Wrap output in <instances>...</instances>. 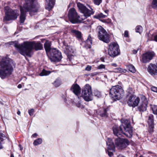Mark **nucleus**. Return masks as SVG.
Returning <instances> with one entry per match:
<instances>
[{
	"instance_id": "nucleus-1",
	"label": "nucleus",
	"mask_w": 157,
	"mask_h": 157,
	"mask_svg": "<svg viewBox=\"0 0 157 157\" xmlns=\"http://www.w3.org/2000/svg\"><path fill=\"white\" fill-rule=\"evenodd\" d=\"M10 44L13 45L21 55L29 57H31L33 54V49L37 51L43 48V45L39 42L25 41L20 44L16 41L10 42Z\"/></svg>"
},
{
	"instance_id": "nucleus-2",
	"label": "nucleus",
	"mask_w": 157,
	"mask_h": 157,
	"mask_svg": "<svg viewBox=\"0 0 157 157\" xmlns=\"http://www.w3.org/2000/svg\"><path fill=\"white\" fill-rule=\"evenodd\" d=\"M77 6L81 12L83 13L81 16V17L78 15L75 10L74 8L70 9L68 13V17L70 22L72 23H75L81 21L94 13L93 10H89L85 6L80 3L77 4Z\"/></svg>"
},
{
	"instance_id": "nucleus-3",
	"label": "nucleus",
	"mask_w": 157,
	"mask_h": 157,
	"mask_svg": "<svg viewBox=\"0 0 157 157\" xmlns=\"http://www.w3.org/2000/svg\"><path fill=\"white\" fill-rule=\"evenodd\" d=\"M36 0H26L23 7H20L21 12L20 21L21 23H24L26 16V13L29 11L31 16L36 12L40 7L39 5L36 2Z\"/></svg>"
},
{
	"instance_id": "nucleus-4",
	"label": "nucleus",
	"mask_w": 157,
	"mask_h": 157,
	"mask_svg": "<svg viewBox=\"0 0 157 157\" xmlns=\"http://www.w3.org/2000/svg\"><path fill=\"white\" fill-rule=\"evenodd\" d=\"M121 124L118 127L117 125H114L113 128V130L114 135L117 136H120L123 135L127 137L131 138L132 136V129L130 121L127 120L122 121Z\"/></svg>"
},
{
	"instance_id": "nucleus-5",
	"label": "nucleus",
	"mask_w": 157,
	"mask_h": 157,
	"mask_svg": "<svg viewBox=\"0 0 157 157\" xmlns=\"http://www.w3.org/2000/svg\"><path fill=\"white\" fill-rule=\"evenodd\" d=\"M14 65L12 59L7 57L3 58L0 62V77L4 79L10 75L13 70V67Z\"/></svg>"
},
{
	"instance_id": "nucleus-6",
	"label": "nucleus",
	"mask_w": 157,
	"mask_h": 157,
	"mask_svg": "<svg viewBox=\"0 0 157 157\" xmlns=\"http://www.w3.org/2000/svg\"><path fill=\"white\" fill-rule=\"evenodd\" d=\"M110 94L113 98L119 100L123 97L124 91L121 86L117 85L112 87L110 90Z\"/></svg>"
},
{
	"instance_id": "nucleus-7",
	"label": "nucleus",
	"mask_w": 157,
	"mask_h": 157,
	"mask_svg": "<svg viewBox=\"0 0 157 157\" xmlns=\"http://www.w3.org/2000/svg\"><path fill=\"white\" fill-rule=\"evenodd\" d=\"M5 16L3 19L4 21L15 20L17 18L19 15L18 10H13L8 6L5 7Z\"/></svg>"
},
{
	"instance_id": "nucleus-8",
	"label": "nucleus",
	"mask_w": 157,
	"mask_h": 157,
	"mask_svg": "<svg viewBox=\"0 0 157 157\" xmlns=\"http://www.w3.org/2000/svg\"><path fill=\"white\" fill-rule=\"evenodd\" d=\"M81 97L87 101L92 100L93 98L91 88L89 84H86L83 87Z\"/></svg>"
},
{
	"instance_id": "nucleus-9",
	"label": "nucleus",
	"mask_w": 157,
	"mask_h": 157,
	"mask_svg": "<svg viewBox=\"0 0 157 157\" xmlns=\"http://www.w3.org/2000/svg\"><path fill=\"white\" fill-rule=\"evenodd\" d=\"M97 29L99 39L105 43H109L110 41L109 36L106 30L101 26H98Z\"/></svg>"
},
{
	"instance_id": "nucleus-10",
	"label": "nucleus",
	"mask_w": 157,
	"mask_h": 157,
	"mask_svg": "<svg viewBox=\"0 0 157 157\" xmlns=\"http://www.w3.org/2000/svg\"><path fill=\"white\" fill-rule=\"evenodd\" d=\"M108 54L112 57H114L120 54V50L118 45L116 43H111L109 46Z\"/></svg>"
},
{
	"instance_id": "nucleus-11",
	"label": "nucleus",
	"mask_w": 157,
	"mask_h": 157,
	"mask_svg": "<svg viewBox=\"0 0 157 157\" xmlns=\"http://www.w3.org/2000/svg\"><path fill=\"white\" fill-rule=\"evenodd\" d=\"M51 60L54 62H58L61 60L62 56L61 53L56 48H53L48 55Z\"/></svg>"
},
{
	"instance_id": "nucleus-12",
	"label": "nucleus",
	"mask_w": 157,
	"mask_h": 157,
	"mask_svg": "<svg viewBox=\"0 0 157 157\" xmlns=\"http://www.w3.org/2000/svg\"><path fill=\"white\" fill-rule=\"evenodd\" d=\"M64 52L67 55L69 61L71 60L72 57L75 55L76 50L74 47L70 46H63Z\"/></svg>"
},
{
	"instance_id": "nucleus-13",
	"label": "nucleus",
	"mask_w": 157,
	"mask_h": 157,
	"mask_svg": "<svg viewBox=\"0 0 157 157\" xmlns=\"http://www.w3.org/2000/svg\"><path fill=\"white\" fill-rule=\"evenodd\" d=\"M115 144L119 148L122 149L129 145V142L126 139H122L119 137L115 139Z\"/></svg>"
},
{
	"instance_id": "nucleus-14",
	"label": "nucleus",
	"mask_w": 157,
	"mask_h": 157,
	"mask_svg": "<svg viewBox=\"0 0 157 157\" xmlns=\"http://www.w3.org/2000/svg\"><path fill=\"white\" fill-rule=\"evenodd\" d=\"M140 99L138 97H136L134 95H129L127 103L130 106L135 107L137 106L140 102Z\"/></svg>"
},
{
	"instance_id": "nucleus-15",
	"label": "nucleus",
	"mask_w": 157,
	"mask_h": 157,
	"mask_svg": "<svg viewBox=\"0 0 157 157\" xmlns=\"http://www.w3.org/2000/svg\"><path fill=\"white\" fill-rule=\"evenodd\" d=\"M147 99L145 96H143L141 98L140 105L138 107L139 110L141 112L145 111L147 109Z\"/></svg>"
},
{
	"instance_id": "nucleus-16",
	"label": "nucleus",
	"mask_w": 157,
	"mask_h": 157,
	"mask_svg": "<svg viewBox=\"0 0 157 157\" xmlns=\"http://www.w3.org/2000/svg\"><path fill=\"white\" fill-rule=\"evenodd\" d=\"M155 53L154 52H149L143 54L142 60L143 62L146 63L149 62L155 56Z\"/></svg>"
},
{
	"instance_id": "nucleus-17",
	"label": "nucleus",
	"mask_w": 157,
	"mask_h": 157,
	"mask_svg": "<svg viewBox=\"0 0 157 157\" xmlns=\"http://www.w3.org/2000/svg\"><path fill=\"white\" fill-rule=\"evenodd\" d=\"M155 53L154 52H149L143 54L142 60L143 62L146 63L149 62L155 56Z\"/></svg>"
},
{
	"instance_id": "nucleus-18",
	"label": "nucleus",
	"mask_w": 157,
	"mask_h": 157,
	"mask_svg": "<svg viewBox=\"0 0 157 157\" xmlns=\"http://www.w3.org/2000/svg\"><path fill=\"white\" fill-rule=\"evenodd\" d=\"M155 53L154 52H149L143 54L142 60L143 62L146 63L149 62L155 56Z\"/></svg>"
},
{
	"instance_id": "nucleus-19",
	"label": "nucleus",
	"mask_w": 157,
	"mask_h": 157,
	"mask_svg": "<svg viewBox=\"0 0 157 157\" xmlns=\"http://www.w3.org/2000/svg\"><path fill=\"white\" fill-rule=\"evenodd\" d=\"M147 71L152 76L157 75V65L150 63L147 67Z\"/></svg>"
},
{
	"instance_id": "nucleus-20",
	"label": "nucleus",
	"mask_w": 157,
	"mask_h": 157,
	"mask_svg": "<svg viewBox=\"0 0 157 157\" xmlns=\"http://www.w3.org/2000/svg\"><path fill=\"white\" fill-rule=\"evenodd\" d=\"M51 41L48 40H47L44 44V47L48 56L51 52V50L53 49L51 48Z\"/></svg>"
},
{
	"instance_id": "nucleus-21",
	"label": "nucleus",
	"mask_w": 157,
	"mask_h": 157,
	"mask_svg": "<svg viewBox=\"0 0 157 157\" xmlns=\"http://www.w3.org/2000/svg\"><path fill=\"white\" fill-rule=\"evenodd\" d=\"M148 123L150 131L152 132L154 128V117L152 114H150L148 117Z\"/></svg>"
},
{
	"instance_id": "nucleus-22",
	"label": "nucleus",
	"mask_w": 157,
	"mask_h": 157,
	"mask_svg": "<svg viewBox=\"0 0 157 157\" xmlns=\"http://www.w3.org/2000/svg\"><path fill=\"white\" fill-rule=\"evenodd\" d=\"M71 89L73 93L78 96L81 91V89L79 86L77 84L73 85L72 86ZM78 98H79V97H78Z\"/></svg>"
},
{
	"instance_id": "nucleus-23",
	"label": "nucleus",
	"mask_w": 157,
	"mask_h": 157,
	"mask_svg": "<svg viewBox=\"0 0 157 157\" xmlns=\"http://www.w3.org/2000/svg\"><path fill=\"white\" fill-rule=\"evenodd\" d=\"M47 3L45 8L48 10H50L53 7L54 5V0H46Z\"/></svg>"
},
{
	"instance_id": "nucleus-24",
	"label": "nucleus",
	"mask_w": 157,
	"mask_h": 157,
	"mask_svg": "<svg viewBox=\"0 0 157 157\" xmlns=\"http://www.w3.org/2000/svg\"><path fill=\"white\" fill-rule=\"evenodd\" d=\"M106 144L108 146V149L113 150L115 149L114 144L111 139L108 138L106 141Z\"/></svg>"
},
{
	"instance_id": "nucleus-25",
	"label": "nucleus",
	"mask_w": 157,
	"mask_h": 157,
	"mask_svg": "<svg viewBox=\"0 0 157 157\" xmlns=\"http://www.w3.org/2000/svg\"><path fill=\"white\" fill-rule=\"evenodd\" d=\"M71 33L72 35H75L78 39H80L81 37V33L78 30L71 29Z\"/></svg>"
},
{
	"instance_id": "nucleus-26",
	"label": "nucleus",
	"mask_w": 157,
	"mask_h": 157,
	"mask_svg": "<svg viewBox=\"0 0 157 157\" xmlns=\"http://www.w3.org/2000/svg\"><path fill=\"white\" fill-rule=\"evenodd\" d=\"M92 44V38L90 35L88 36L86 42V46L88 48H91V45Z\"/></svg>"
},
{
	"instance_id": "nucleus-27",
	"label": "nucleus",
	"mask_w": 157,
	"mask_h": 157,
	"mask_svg": "<svg viewBox=\"0 0 157 157\" xmlns=\"http://www.w3.org/2000/svg\"><path fill=\"white\" fill-rule=\"evenodd\" d=\"M108 110V109L103 108L98 113L102 117H106L107 116V112Z\"/></svg>"
},
{
	"instance_id": "nucleus-28",
	"label": "nucleus",
	"mask_w": 157,
	"mask_h": 157,
	"mask_svg": "<svg viewBox=\"0 0 157 157\" xmlns=\"http://www.w3.org/2000/svg\"><path fill=\"white\" fill-rule=\"evenodd\" d=\"M52 84L56 87L59 86L61 84V80L59 78L56 79Z\"/></svg>"
},
{
	"instance_id": "nucleus-29",
	"label": "nucleus",
	"mask_w": 157,
	"mask_h": 157,
	"mask_svg": "<svg viewBox=\"0 0 157 157\" xmlns=\"http://www.w3.org/2000/svg\"><path fill=\"white\" fill-rule=\"evenodd\" d=\"M127 70L125 69H123L120 67L116 68L114 70V72L116 73H125Z\"/></svg>"
},
{
	"instance_id": "nucleus-30",
	"label": "nucleus",
	"mask_w": 157,
	"mask_h": 157,
	"mask_svg": "<svg viewBox=\"0 0 157 157\" xmlns=\"http://www.w3.org/2000/svg\"><path fill=\"white\" fill-rule=\"evenodd\" d=\"M128 70L132 73H135L136 71V70L134 67L131 64H129L127 66Z\"/></svg>"
},
{
	"instance_id": "nucleus-31",
	"label": "nucleus",
	"mask_w": 157,
	"mask_h": 157,
	"mask_svg": "<svg viewBox=\"0 0 157 157\" xmlns=\"http://www.w3.org/2000/svg\"><path fill=\"white\" fill-rule=\"evenodd\" d=\"M51 72L49 71H46L44 69L40 74V76H46L49 75L51 73Z\"/></svg>"
},
{
	"instance_id": "nucleus-32",
	"label": "nucleus",
	"mask_w": 157,
	"mask_h": 157,
	"mask_svg": "<svg viewBox=\"0 0 157 157\" xmlns=\"http://www.w3.org/2000/svg\"><path fill=\"white\" fill-rule=\"evenodd\" d=\"M42 139L41 138H39L35 140L33 144L34 145L36 146L38 144H40L42 143Z\"/></svg>"
},
{
	"instance_id": "nucleus-33",
	"label": "nucleus",
	"mask_w": 157,
	"mask_h": 157,
	"mask_svg": "<svg viewBox=\"0 0 157 157\" xmlns=\"http://www.w3.org/2000/svg\"><path fill=\"white\" fill-rule=\"evenodd\" d=\"M151 108L153 113L154 114L157 115V106L155 105H152Z\"/></svg>"
},
{
	"instance_id": "nucleus-34",
	"label": "nucleus",
	"mask_w": 157,
	"mask_h": 157,
	"mask_svg": "<svg viewBox=\"0 0 157 157\" xmlns=\"http://www.w3.org/2000/svg\"><path fill=\"white\" fill-rule=\"evenodd\" d=\"M136 32L140 33L142 31V27L141 26L138 25L136 27Z\"/></svg>"
},
{
	"instance_id": "nucleus-35",
	"label": "nucleus",
	"mask_w": 157,
	"mask_h": 157,
	"mask_svg": "<svg viewBox=\"0 0 157 157\" xmlns=\"http://www.w3.org/2000/svg\"><path fill=\"white\" fill-rule=\"evenodd\" d=\"M151 6L153 8H157V0H153L151 4Z\"/></svg>"
},
{
	"instance_id": "nucleus-36",
	"label": "nucleus",
	"mask_w": 157,
	"mask_h": 157,
	"mask_svg": "<svg viewBox=\"0 0 157 157\" xmlns=\"http://www.w3.org/2000/svg\"><path fill=\"white\" fill-rule=\"evenodd\" d=\"M6 138L5 135L0 131V141H3Z\"/></svg>"
},
{
	"instance_id": "nucleus-37",
	"label": "nucleus",
	"mask_w": 157,
	"mask_h": 157,
	"mask_svg": "<svg viewBox=\"0 0 157 157\" xmlns=\"http://www.w3.org/2000/svg\"><path fill=\"white\" fill-rule=\"evenodd\" d=\"M107 17V15H104L102 13H100L97 15V17L98 18H105Z\"/></svg>"
},
{
	"instance_id": "nucleus-38",
	"label": "nucleus",
	"mask_w": 157,
	"mask_h": 157,
	"mask_svg": "<svg viewBox=\"0 0 157 157\" xmlns=\"http://www.w3.org/2000/svg\"><path fill=\"white\" fill-rule=\"evenodd\" d=\"M114 151V149L113 150L112 149H108L107 152L109 155L111 157L113 155V151Z\"/></svg>"
},
{
	"instance_id": "nucleus-39",
	"label": "nucleus",
	"mask_w": 157,
	"mask_h": 157,
	"mask_svg": "<svg viewBox=\"0 0 157 157\" xmlns=\"http://www.w3.org/2000/svg\"><path fill=\"white\" fill-rule=\"evenodd\" d=\"M102 2V0H94V3L96 5H99Z\"/></svg>"
},
{
	"instance_id": "nucleus-40",
	"label": "nucleus",
	"mask_w": 157,
	"mask_h": 157,
	"mask_svg": "<svg viewBox=\"0 0 157 157\" xmlns=\"http://www.w3.org/2000/svg\"><path fill=\"white\" fill-rule=\"evenodd\" d=\"M128 91L130 93V94L129 95H129H131V94H133L134 92L133 89L130 87L128 88Z\"/></svg>"
},
{
	"instance_id": "nucleus-41",
	"label": "nucleus",
	"mask_w": 157,
	"mask_h": 157,
	"mask_svg": "<svg viewBox=\"0 0 157 157\" xmlns=\"http://www.w3.org/2000/svg\"><path fill=\"white\" fill-rule=\"evenodd\" d=\"M101 21L103 22L106 23L108 24H110L111 23V20L109 19H108L107 20H103Z\"/></svg>"
},
{
	"instance_id": "nucleus-42",
	"label": "nucleus",
	"mask_w": 157,
	"mask_h": 157,
	"mask_svg": "<svg viewBox=\"0 0 157 157\" xmlns=\"http://www.w3.org/2000/svg\"><path fill=\"white\" fill-rule=\"evenodd\" d=\"M34 111V110L33 109H31L29 110V113L30 116H32L33 115Z\"/></svg>"
},
{
	"instance_id": "nucleus-43",
	"label": "nucleus",
	"mask_w": 157,
	"mask_h": 157,
	"mask_svg": "<svg viewBox=\"0 0 157 157\" xmlns=\"http://www.w3.org/2000/svg\"><path fill=\"white\" fill-rule=\"evenodd\" d=\"M76 106L78 108H83V106L82 105L80 102H78L76 104Z\"/></svg>"
},
{
	"instance_id": "nucleus-44",
	"label": "nucleus",
	"mask_w": 157,
	"mask_h": 157,
	"mask_svg": "<svg viewBox=\"0 0 157 157\" xmlns=\"http://www.w3.org/2000/svg\"><path fill=\"white\" fill-rule=\"evenodd\" d=\"M151 89L153 91L157 93V87L155 86H152L151 87Z\"/></svg>"
},
{
	"instance_id": "nucleus-45",
	"label": "nucleus",
	"mask_w": 157,
	"mask_h": 157,
	"mask_svg": "<svg viewBox=\"0 0 157 157\" xmlns=\"http://www.w3.org/2000/svg\"><path fill=\"white\" fill-rule=\"evenodd\" d=\"M95 96H97L98 97H99L101 95L100 94V93L99 92L96 91H95Z\"/></svg>"
},
{
	"instance_id": "nucleus-46",
	"label": "nucleus",
	"mask_w": 157,
	"mask_h": 157,
	"mask_svg": "<svg viewBox=\"0 0 157 157\" xmlns=\"http://www.w3.org/2000/svg\"><path fill=\"white\" fill-rule=\"evenodd\" d=\"M91 66L88 65L85 68V70L87 71H90L91 70Z\"/></svg>"
},
{
	"instance_id": "nucleus-47",
	"label": "nucleus",
	"mask_w": 157,
	"mask_h": 157,
	"mask_svg": "<svg viewBox=\"0 0 157 157\" xmlns=\"http://www.w3.org/2000/svg\"><path fill=\"white\" fill-rule=\"evenodd\" d=\"M98 69H102L105 68V66L103 64H101L98 67Z\"/></svg>"
},
{
	"instance_id": "nucleus-48",
	"label": "nucleus",
	"mask_w": 157,
	"mask_h": 157,
	"mask_svg": "<svg viewBox=\"0 0 157 157\" xmlns=\"http://www.w3.org/2000/svg\"><path fill=\"white\" fill-rule=\"evenodd\" d=\"M128 36V32L127 31H125L124 33V36L125 37H127Z\"/></svg>"
},
{
	"instance_id": "nucleus-49",
	"label": "nucleus",
	"mask_w": 157,
	"mask_h": 157,
	"mask_svg": "<svg viewBox=\"0 0 157 157\" xmlns=\"http://www.w3.org/2000/svg\"><path fill=\"white\" fill-rule=\"evenodd\" d=\"M37 136V134L36 133H35L33 134L32 136V138H35Z\"/></svg>"
},
{
	"instance_id": "nucleus-50",
	"label": "nucleus",
	"mask_w": 157,
	"mask_h": 157,
	"mask_svg": "<svg viewBox=\"0 0 157 157\" xmlns=\"http://www.w3.org/2000/svg\"><path fill=\"white\" fill-rule=\"evenodd\" d=\"M154 40L157 42V34L154 36Z\"/></svg>"
},
{
	"instance_id": "nucleus-51",
	"label": "nucleus",
	"mask_w": 157,
	"mask_h": 157,
	"mask_svg": "<svg viewBox=\"0 0 157 157\" xmlns=\"http://www.w3.org/2000/svg\"><path fill=\"white\" fill-rule=\"evenodd\" d=\"M111 65L114 67H117V65L116 63H112L111 64Z\"/></svg>"
},
{
	"instance_id": "nucleus-52",
	"label": "nucleus",
	"mask_w": 157,
	"mask_h": 157,
	"mask_svg": "<svg viewBox=\"0 0 157 157\" xmlns=\"http://www.w3.org/2000/svg\"><path fill=\"white\" fill-rule=\"evenodd\" d=\"M108 12H109V10H105V12L106 14H105V15H107V16H108Z\"/></svg>"
},
{
	"instance_id": "nucleus-53",
	"label": "nucleus",
	"mask_w": 157,
	"mask_h": 157,
	"mask_svg": "<svg viewBox=\"0 0 157 157\" xmlns=\"http://www.w3.org/2000/svg\"><path fill=\"white\" fill-rule=\"evenodd\" d=\"M137 50H134L133 51V53L134 54H136L137 53Z\"/></svg>"
},
{
	"instance_id": "nucleus-54",
	"label": "nucleus",
	"mask_w": 157,
	"mask_h": 157,
	"mask_svg": "<svg viewBox=\"0 0 157 157\" xmlns=\"http://www.w3.org/2000/svg\"><path fill=\"white\" fill-rule=\"evenodd\" d=\"M17 87L18 88H21L22 87V86H21V84H19L18 86H17Z\"/></svg>"
},
{
	"instance_id": "nucleus-55",
	"label": "nucleus",
	"mask_w": 157,
	"mask_h": 157,
	"mask_svg": "<svg viewBox=\"0 0 157 157\" xmlns=\"http://www.w3.org/2000/svg\"><path fill=\"white\" fill-rule=\"evenodd\" d=\"M20 113H21L19 111H17V114L18 115H20Z\"/></svg>"
},
{
	"instance_id": "nucleus-56",
	"label": "nucleus",
	"mask_w": 157,
	"mask_h": 157,
	"mask_svg": "<svg viewBox=\"0 0 157 157\" xmlns=\"http://www.w3.org/2000/svg\"><path fill=\"white\" fill-rule=\"evenodd\" d=\"M10 157H14L13 154H11L10 155Z\"/></svg>"
},
{
	"instance_id": "nucleus-57",
	"label": "nucleus",
	"mask_w": 157,
	"mask_h": 157,
	"mask_svg": "<svg viewBox=\"0 0 157 157\" xmlns=\"http://www.w3.org/2000/svg\"><path fill=\"white\" fill-rule=\"evenodd\" d=\"M101 61H104V59H102Z\"/></svg>"
},
{
	"instance_id": "nucleus-58",
	"label": "nucleus",
	"mask_w": 157,
	"mask_h": 157,
	"mask_svg": "<svg viewBox=\"0 0 157 157\" xmlns=\"http://www.w3.org/2000/svg\"><path fill=\"white\" fill-rule=\"evenodd\" d=\"M140 157H143L142 156H141Z\"/></svg>"
},
{
	"instance_id": "nucleus-59",
	"label": "nucleus",
	"mask_w": 157,
	"mask_h": 157,
	"mask_svg": "<svg viewBox=\"0 0 157 157\" xmlns=\"http://www.w3.org/2000/svg\"><path fill=\"white\" fill-rule=\"evenodd\" d=\"M22 148H21V150Z\"/></svg>"
},
{
	"instance_id": "nucleus-60",
	"label": "nucleus",
	"mask_w": 157,
	"mask_h": 157,
	"mask_svg": "<svg viewBox=\"0 0 157 157\" xmlns=\"http://www.w3.org/2000/svg\"><path fill=\"white\" fill-rule=\"evenodd\" d=\"M22 148H21V150Z\"/></svg>"
}]
</instances>
